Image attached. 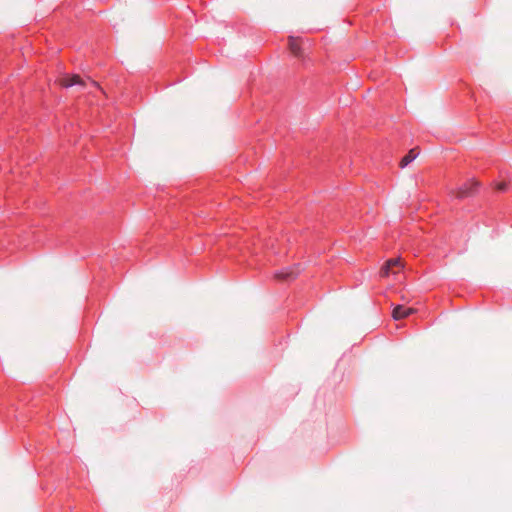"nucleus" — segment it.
Returning <instances> with one entry per match:
<instances>
[{"label":"nucleus","instance_id":"39448f33","mask_svg":"<svg viewBox=\"0 0 512 512\" xmlns=\"http://www.w3.org/2000/svg\"><path fill=\"white\" fill-rule=\"evenodd\" d=\"M414 311L415 310L413 308H406L402 305H397L392 311V317L395 320H400L414 313Z\"/></svg>","mask_w":512,"mask_h":512},{"label":"nucleus","instance_id":"20e7f679","mask_svg":"<svg viewBox=\"0 0 512 512\" xmlns=\"http://www.w3.org/2000/svg\"><path fill=\"white\" fill-rule=\"evenodd\" d=\"M288 46H289L290 52L294 56L299 57V58L303 56V52H302V49H301V43H300V39L299 38H295V37L290 36L289 39H288Z\"/></svg>","mask_w":512,"mask_h":512},{"label":"nucleus","instance_id":"423d86ee","mask_svg":"<svg viewBox=\"0 0 512 512\" xmlns=\"http://www.w3.org/2000/svg\"><path fill=\"white\" fill-rule=\"evenodd\" d=\"M66 88L72 87V86H78L79 88H84L86 86L85 80L81 78L79 75H72L67 76L66 75V82H65Z\"/></svg>","mask_w":512,"mask_h":512},{"label":"nucleus","instance_id":"f257e3e1","mask_svg":"<svg viewBox=\"0 0 512 512\" xmlns=\"http://www.w3.org/2000/svg\"><path fill=\"white\" fill-rule=\"evenodd\" d=\"M479 187V182L475 179L469 180L460 186L456 190H452L450 193L455 195L458 199H464L473 196Z\"/></svg>","mask_w":512,"mask_h":512},{"label":"nucleus","instance_id":"7ed1b4c3","mask_svg":"<svg viewBox=\"0 0 512 512\" xmlns=\"http://www.w3.org/2000/svg\"><path fill=\"white\" fill-rule=\"evenodd\" d=\"M299 266L295 268H287L275 274V278L280 281H288L294 279L300 272Z\"/></svg>","mask_w":512,"mask_h":512},{"label":"nucleus","instance_id":"f03ea898","mask_svg":"<svg viewBox=\"0 0 512 512\" xmlns=\"http://www.w3.org/2000/svg\"><path fill=\"white\" fill-rule=\"evenodd\" d=\"M404 268V263L400 257L389 259L380 270L381 277H388L390 274H397Z\"/></svg>","mask_w":512,"mask_h":512},{"label":"nucleus","instance_id":"6e6552de","mask_svg":"<svg viewBox=\"0 0 512 512\" xmlns=\"http://www.w3.org/2000/svg\"><path fill=\"white\" fill-rule=\"evenodd\" d=\"M506 183L505 182H502V183H499L497 184L496 188L499 190V191H504L506 189Z\"/></svg>","mask_w":512,"mask_h":512},{"label":"nucleus","instance_id":"0eeeda50","mask_svg":"<svg viewBox=\"0 0 512 512\" xmlns=\"http://www.w3.org/2000/svg\"><path fill=\"white\" fill-rule=\"evenodd\" d=\"M418 156L416 148L411 149L400 161V166L403 168L412 162Z\"/></svg>","mask_w":512,"mask_h":512}]
</instances>
